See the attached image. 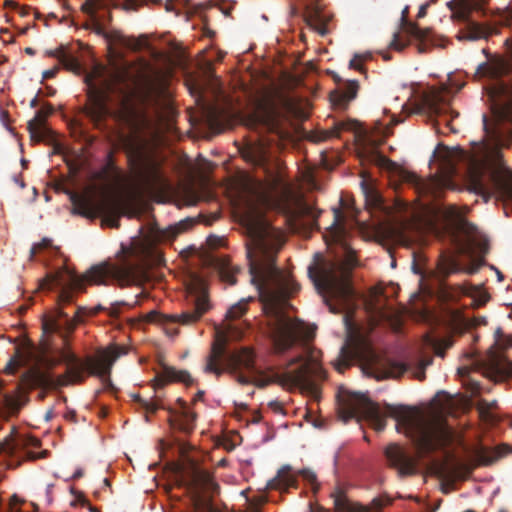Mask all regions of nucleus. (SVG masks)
<instances>
[{
  "label": "nucleus",
  "instance_id": "7ed1b4c3",
  "mask_svg": "<svg viewBox=\"0 0 512 512\" xmlns=\"http://www.w3.org/2000/svg\"><path fill=\"white\" fill-rule=\"evenodd\" d=\"M193 225L191 219L182 220L164 229L160 228L154 218L150 216L146 224L140 227L141 239L133 247L132 254L136 260L124 257L118 263L104 262L92 266L83 276L68 274L64 281L59 276L53 278V283L61 287L58 294L59 308L54 315L44 321V329L49 332L65 330L72 332L76 325L82 321L81 307L75 309L72 315L64 310V305L72 303L75 292H84L85 284H106L108 281L117 282L121 286L138 283L144 274V266L152 256L156 245L172 242L178 235L187 231Z\"/></svg>",
  "mask_w": 512,
  "mask_h": 512
},
{
  "label": "nucleus",
  "instance_id": "6e6d98bb",
  "mask_svg": "<svg viewBox=\"0 0 512 512\" xmlns=\"http://www.w3.org/2000/svg\"><path fill=\"white\" fill-rule=\"evenodd\" d=\"M469 385H470V390H471L472 394L477 395V394L480 393V388L481 387H480V384L478 382L471 381L469 383Z\"/></svg>",
  "mask_w": 512,
  "mask_h": 512
},
{
  "label": "nucleus",
  "instance_id": "9d476101",
  "mask_svg": "<svg viewBox=\"0 0 512 512\" xmlns=\"http://www.w3.org/2000/svg\"><path fill=\"white\" fill-rule=\"evenodd\" d=\"M239 367L254 369V351L248 347H242L228 353L225 341L217 340L212 344L203 370L205 373L220 377L224 372L236 373Z\"/></svg>",
  "mask_w": 512,
  "mask_h": 512
},
{
  "label": "nucleus",
  "instance_id": "a19ab883",
  "mask_svg": "<svg viewBox=\"0 0 512 512\" xmlns=\"http://www.w3.org/2000/svg\"><path fill=\"white\" fill-rule=\"evenodd\" d=\"M299 474L305 481H307L310 484L313 492L316 493L319 489V483L317 482L316 474L309 469H303L299 472Z\"/></svg>",
  "mask_w": 512,
  "mask_h": 512
},
{
  "label": "nucleus",
  "instance_id": "052dcab7",
  "mask_svg": "<svg viewBox=\"0 0 512 512\" xmlns=\"http://www.w3.org/2000/svg\"><path fill=\"white\" fill-rule=\"evenodd\" d=\"M83 474H84V473H83V470H82V469H77V470L74 472V474H73V476H72V479H79V478H81V477L83 476Z\"/></svg>",
  "mask_w": 512,
  "mask_h": 512
},
{
  "label": "nucleus",
  "instance_id": "a18cd8bd",
  "mask_svg": "<svg viewBox=\"0 0 512 512\" xmlns=\"http://www.w3.org/2000/svg\"><path fill=\"white\" fill-rule=\"evenodd\" d=\"M51 246V240L48 238L42 239L41 242L34 244L30 250V258L33 259L38 251L46 249Z\"/></svg>",
  "mask_w": 512,
  "mask_h": 512
},
{
  "label": "nucleus",
  "instance_id": "603ef678",
  "mask_svg": "<svg viewBox=\"0 0 512 512\" xmlns=\"http://www.w3.org/2000/svg\"><path fill=\"white\" fill-rule=\"evenodd\" d=\"M19 504V499L17 496H12L9 503V512H19L17 505Z\"/></svg>",
  "mask_w": 512,
  "mask_h": 512
},
{
  "label": "nucleus",
  "instance_id": "f704fd0d",
  "mask_svg": "<svg viewBox=\"0 0 512 512\" xmlns=\"http://www.w3.org/2000/svg\"><path fill=\"white\" fill-rule=\"evenodd\" d=\"M333 211H334V221L331 225V233L334 234V240L339 241L345 231L344 225H343V215L339 208H335Z\"/></svg>",
  "mask_w": 512,
  "mask_h": 512
},
{
  "label": "nucleus",
  "instance_id": "338daca9",
  "mask_svg": "<svg viewBox=\"0 0 512 512\" xmlns=\"http://www.w3.org/2000/svg\"><path fill=\"white\" fill-rule=\"evenodd\" d=\"M487 245H488V244H487V241L485 240V241H483V242L479 243V248H480L482 251H486V249H487Z\"/></svg>",
  "mask_w": 512,
  "mask_h": 512
},
{
  "label": "nucleus",
  "instance_id": "4468645a",
  "mask_svg": "<svg viewBox=\"0 0 512 512\" xmlns=\"http://www.w3.org/2000/svg\"><path fill=\"white\" fill-rule=\"evenodd\" d=\"M106 86V88H100L95 84H88L87 102L83 112L96 126L110 114L107 105L109 85Z\"/></svg>",
  "mask_w": 512,
  "mask_h": 512
},
{
  "label": "nucleus",
  "instance_id": "c03bdc74",
  "mask_svg": "<svg viewBox=\"0 0 512 512\" xmlns=\"http://www.w3.org/2000/svg\"><path fill=\"white\" fill-rule=\"evenodd\" d=\"M371 57V55L369 53L367 54H363V55H360V54H356L351 60H350V63H349V66L353 69H357V70H360L362 68V62L369 59Z\"/></svg>",
  "mask_w": 512,
  "mask_h": 512
},
{
  "label": "nucleus",
  "instance_id": "13d9d810",
  "mask_svg": "<svg viewBox=\"0 0 512 512\" xmlns=\"http://www.w3.org/2000/svg\"><path fill=\"white\" fill-rule=\"evenodd\" d=\"M269 406L275 411V412H281L282 411V405L277 401H271L269 403Z\"/></svg>",
  "mask_w": 512,
  "mask_h": 512
},
{
  "label": "nucleus",
  "instance_id": "3c124183",
  "mask_svg": "<svg viewBox=\"0 0 512 512\" xmlns=\"http://www.w3.org/2000/svg\"><path fill=\"white\" fill-rule=\"evenodd\" d=\"M59 72V67L58 66H55L51 69H48V70H45L43 71L42 73V78L43 79H51V78H54L57 73Z\"/></svg>",
  "mask_w": 512,
  "mask_h": 512
},
{
  "label": "nucleus",
  "instance_id": "a211bd4d",
  "mask_svg": "<svg viewBox=\"0 0 512 512\" xmlns=\"http://www.w3.org/2000/svg\"><path fill=\"white\" fill-rule=\"evenodd\" d=\"M54 108L50 104H45L38 110L35 116L28 121L27 129L30 134V139L33 142H42L52 139V131L45 126V119L51 115Z\"/></svg>",
  "mask_w": 512,
  "mask_h": 512
},
{
  "label": "nucleus",
  "instance_id": "58836bf2",
  "mask_svg": "<svg viewBox=\"0 0 512 512\" xmlns=\"http://www.w3.org/2000/svg\"><path fill=\"white\" fill-rule=\"evenodd\" d=\"M352 126V123L349 122H336L331 129L326 131V138L339 137L342 131L350 130Z\"/></svg>",
  "mask_w": 512,
  "mask_h": 512
},
{
  "label": "nucleus",
  "instance_id": "4c0bfd02",
  "mask_svg": "<svg viewBox=\"0 0 512 512\" xmlns=\"http://www.w3.org/2000/svg\"><path fill=\"white\" fill-rule=\"evenodd\" d=\"M112 81L115 83V84H124L126 83L129 78H130V75H129V70L127 67L125 66H118L115 68V70L113 71V74H112Z\"/></svg>",
  "mask_w": 512,
  "mask_h": 512
},
{
  "label": "nucleus",
  "instance_id": "20e7f679",
  "mask_svg": "<svg viewBox=\"0 0 512 512\" xmlns=\"http://www.w3.org/2000/svg\"><path fill=\"white\" fill-rule=\"evenodd\" d=\"M339 415L344 422L352 418L364 419L378 432L385 429L387 417L395 419L397 431L412 440L419 457L447 446L452 439V431L444 420L425 419L419 410L405 405L386 404L382 409L361 393L344 395L340 400Z\"/></svg>",
  "mask_w": 512,
  "mask_h": 512
},
{
  "label": "nucleus",
  "instance_id": "f03ea898",
  "mask_svg": "<svg viewBox=\"0 0 512 512\" xmlns=\"http://www.w3.org/2000/svg\"><path fill=\"white\" fill-rule=\"evenodd\" d=\"M478 79L495 81L489 88L491 117L483 115L484 138L474 143L469 155L471 183L482 195L498 194L512 202V171L501 164L502 149L512 141V58L493 57L478 65Z\"/></svg>",
  "mask_w": 512,
  "mask_h": 512
},
{
  "label": "nucleus",
  "instance_id": "2f4dec72",
  "mask_svg": "<svg viewBox=\"0 0 512 512\" xmlns=\"http://www.w3.org/2000/svg\"><path fill=\"white\" fill-rule=\"evenodd\" d=\"M356 356L355 351L350 349L346 344L340 349L339 359L335 364V368L340 373H343L348 368Z\"/></svg>",
  "mask_w": 512,
  "mask_h": 512
},
{
  "label": "nucleus",
  "instance_id": "b1692460",
  "mask_svg": "<svg viewBox=\"0 0 512 512\" xmlns=\"http://www.w3.org/2000/svg\"><path fill=\"white\" fill-rule=\"evenodd\" d=\"M330 497L333 499L335 512H367L368 508L364 505L350 501L341 487H336Z\"/></svg>",
  "mask_w": 512,
  "mask_h": 512
},
{
  "label": "nucleus",
  "instance_id": "39448f33",
  "mask_svg": "<svg viewBox=\"0 0 512 512\" xmlns=\"http://www.w3.org/2000/svg\"><path fill=\"white\" fill-rule=\"evenodd\" d=\"M125 353L124 348L118 346L100 349L95 355H88L85 358H80L69 350L62 351L61 361L66 365V372L58 376L50 372H40L35 377L36 383L44 388L55 389L73 384H82L87 376H96L105 385L111 386L112 366Z\"/></svg>",
  "mask_w": 512,
  "mask_h": 512
},
{
  "label": "nucleus",
  "instance_id": "49530a36",
  "mask_svg": "<svg viewBox=\"0 0 512 512\" xmlns=\"http://www.w3.org/2000/svg\"><path fill=\"white\" fill-rule=\"evenodd\" d=\"M494 336L496 339V344H499L501 347L505 348V347L512 346V339L510 337L505 338L504 341L501 342V338L504 337V334H503L501 328L496 329Z\"/></svg>",
  "mask_w": 512,
  "mask_h": 512
},
{
  "label": "nucleus",
  "instance_id": "72a5a7b5",
  "mask_svg": "<svg viewBox=\"0 0 512 512\" xmlns=\"http://www.w3.org/2000/svg\"><path fill=\"white\" fill-rule=\"evenodd\" d=\"M252 300V297L241 299L238 303L230 307L227 311L226 317L230 320L239 319L247 311V304Z\"/></svg>",
  "mask_w": 512,
  "mask_h": 512
},
{
  "label": "nucleus",
  "instance_id": "6ab92c4d",
  "mask_svg": "<svg viewBox=\"0 0 512 512\" xmlns=\"http://www.w3.org/2000/svg\"><path fill=\"white\" fill-rule=\"evenodd\" d=\"M427 110L431 116L437 117V120L435 121V126L438 127L440 124L444 123L447 128L451 132H457V130L452 126V118L447 119L445 117V114L447 113L449 107L448 104L445 102L443 96L438 93H432L429 95L425 100ZM438 132H440L439 128H436ZM441 133H443L441 131Z\"/></svg>",
  "mask_w": 512,
  "mask_h": 512
},
{
  "label": "nucleus",
  "instance_id": "e433bc0d",
  "mask_svg": "<svg viewBox=\"0 0 512 512\" xmlns=\"http://www.w3.org/2000/svg\"><path fill=\"white\" fill-rule=\"evenodd\" d=\"M497 405V402L496 401H492V402H488L487 400L485 399H481L479 400L478 404H477V409L480 413V416L482 418H484L485 420H493V416H492V409L495 408Z\"/></svg>",
  "mask_w": 512,
  "mask_h": 512
},
{
  "label": "nucleus",
  "instance_id": "f257e3e1",
  "mask_svg": "<svg viewBox=\"0 0 512 512\" xmlns=\"http://www.w3.org/2000/svg\"><path fill=\"white\" fill-rule=\"evenodd\" d=\"M248 241L247 259L251 283L256 286L266 314L268 335L276 354L314 337V329L283 310L287 299L299 290L294 279L276 265L284 240L259 213L248 211L242 218Z\"/></svg>",
  "mask_w": 512,
  "mask_h": 512
},
{
  "label": "nucleus",
  "instance_id": "ea45409f",
  "mask_svg": "<svg viewBox=\"0 0 512 512\" xmlns=\"http://www.w3.org/2000/svg\"><path fill=\"white\" fill-rule=\"evenodd\" d=\"M497 459V456L485 449H480L476 453V460L479 465H490Z\"/></svg>",
  "mask_w": 512,
  "mask_h": 512
},
{
  "label": "nucleus",
  "instance_id": "9b49d317",
  "mask_svg": "<svg viewBox=\"0 0 512 512\" xmlns=\"http://www.w3.org/2000/svg\"><path fill=\"white\" fill-rule=\"evenodd\" d=\"M210 307L205 281L194 276L187 285V308L181 313L165 315V321L191 325L199 321Z\"/></svg>",
  "mask_w": 512,
  "mask_h": 512
},
{
  "label": "nucleus",
  "instance_id": "cd10ccee",
  "mask_svg": "<svg viewBox=\"0 0 512 512\" xmlns=\"http://www.w3.org/2000/svg\"><path fill=\"white\" fill-rule=\"evenodd\" d=\"M114 117L124 125L133 126L136 120L135 107L128 99H123L120 107L115 111Z\"/></svg>",
  "mask_w": 512,
  "mask_h": 512
},
{
  "label": "nucleus",
  "instance_id": "bf43d9fd",
  "mask_svg": "<svg viewBox=\"0 0 512 512\" xmlns=\"http://www.w3.org/2000/svg\"><path fill=\"white\" fill-rule=\"evenodd\" d=\"M173 2L174 0H165L164 7L167 12H172L175 10Z\"/></svg>",
  "mask_w": 512,
  "mask_h": 512
},
{
  "label": "nucleus",
  "instance_id": "412c9836",
  "mask_svg": "<svg viewBox=\"0 0 512 512\" xmlns=\"http://www.w3.org/2000/svg\"><path fill=\"white\" fill-rule=\"evenodd\" d=\"M443 214L446 220L452 222L454 230L456 232L463 234L467 238V241L470 245L475 244V237L477 231L476 226L468 222L463 217H461L456 207H446L443 211Z\"/></svg>",
  "mask_w": 512,
  "mask_h": 512
},
{
  "label": "nucleus",
  "instance_id": "e2e57ef3",
  "mask_svg": "<svg viewBox=\"0 0 512 512\" xmlns=\"http://www.w3.org/2000/svg\"><path fill=\"white\" fill-rule=\"evenodd\" d=\"M203 396H204V391H201V390H200V391H198V392L196 393V395H195V397H194V399H193V400H194V401H199V400H201V399L203 398Z\"/></svg>",
  "mask_w": 512,
  "mask_h": 512
},
{
  "label": "nucleus",
  "instance_id": "37998d69",
  "mask_svg": "<svg viewBox=\"0 0 512 512\" xmlns=\"http://www.w3.org/2000/svg\"><path fill=\"white\" fill-rule=\"evenodd\" d=\"M241 369L247 370L245 367H239L236 373H230L235 377L236 381L241 385L253 384V377L244 375L240 372Z\"/></svg>",
  "mask_w": 512,
  "mask_h": 512
},
{
  "label": "nucleus",
  "instance_id": "864d4df0",
  "mask_svg": "<svg viewBox=\"0 0 512 512\" xmlns=\"http://www.w3.org/2000/svg\"><path fill=\"white\" fill-rule=\"evenodd\" d=\"M8 4H12L14 7H16L19 10V14L21 16H27L30 13L31 8L28 6L25 7H19L17 3L15 2H8Z\"/></svg>",
  "mask_w": 512,
  "mask_h": 512
},
{
  "label": "nucleus",
  "instance_id": "423d86ee",
  "mask_svg": "<svg viewBox=\"0 0 512 512\" xmlns=\"http://www.w3.org/2000/svg\"><path fill=\"white\" fill-rule=\"evenodd\" d=\"M353 266L352 259H349L347 263L336 262L327 260L319 253L315 254L313 262L308 266L309 279L333 313H337L339 310L331 303V300L347 303L354 296L351 283Z\"/></svg>",
  "mask_w": 512,
  "mask_h": 512
},
{
  "label": "nucleus",
  "instance_id": "6e6552de",
  "mask_svg": "<svg viewBox=\"0 0 512 512\" xmlns=\"http://www.w3.org/2000/svg\"><path fill=\"white\" fill-rule=\"evenodd\" d=\"M178 483L188 493L194 512H214L213 497L219 491V485L212 474L190 461L183 466L178 475Z\"/></svg>",
  "mask_w": 512,
  "mask_h": 512
},
{
  "label": "nucleus",
  "instance_id": "bb28decb",
  "mask_svg": "<svg viewBox=\"0 0 512 512\" xmlns=\"http://www.w3.org/2000/svg\"><path fill=\"white\" fill-rule=\"evenodd\" d=\"M442 477L451 484L456 481L465 480L471 474V469L461 463H454L442 469Z\"/></svg>",
  "mask_w": 512,
  "mask_h": 512
},
{
  "label": "nucleus",
  "instance_id": "dca6fc26",
  "mask_svg": "<svg viewBox=\"0 0 512 512\" xmlns=\"http://www.w3.org/2000/svg\"><path fill=\"white\" fill-rule=\"evenodd\" d=\"M385 456L391 468L402 477L416 473V461L398 444H390L385 449Z\"/></svg>",
  "mask_w": 512,
  "mask_h": 512
},
{
  "label": "nucleus",
  "instance_id": "f8f14e48",
  "mask_svg": "<svg viewBox=\"0 0 512 512\" xmlns=\"http://www.w3.org/2000/svg\"><path fill=\"white\" fill-rule=\"evenodd\" d=\"M134 400L147 413H156L159 409H166L159 399L145 400L140 395H134ZM176 405L177 407L167 408L170 413L169 423L173 428L189 434L195 428L196 414L188 408L182 398L176 400Z\"/></svg>",
  "mask_w": 512,
  "mask_h": 512
},
{
  "label": "nucleus",
  "instance_id": "c756f323",
  "mask_svg": "<svg viewBox=\"0 0 512 512\" xmlns=\"http://www.w3.org/2000/svg\"><path fill=\"white\" fill-rule=\"evenodd\" d=\"M47 54L50 57L57 58L60 64L69 71L79 72L81 70V65L78 59L66 53V51L62 48L49 51Z\"/></svg>",
  "mask_w": 512,
  "mask_h": 512
},
{
  "label": "nucleus",
  "instance_id": "8fccbe9b",
  "mask_svg": "<svg viewBox=\"0 0 512 512\" xmlns=\"http://www.w3.org/2000/svg\"><path fill=\"white\" fill-rule=\"evenodd\" d=\"M270 185H271V189H273V190L280 188V187H283L285 189L287 188L286 184H284L282 178L279 175H276L273 177Z\"/></svg>",
  "mask_w": 512,
  "mask_h": 512
},
{
  "label": "nucleus",
  "instance_id": "0e129e2a",
  "mask_svg": "<svg viewBox=\"0 0 512 512\" xmlns=\"http://www.w3.org/2000/svg\"><path fill=\"white\" fill-rule=\"evenodd\" d=\"M37 106H38V98H37V96H35V97L31 100V102H30V107H32V108H36Z\"/></svg>",
  "mask_w": 512,
  "mask_h": 512
},
{
  "label": "nucleus",
  "instance_id": "de8ad7c7",
  "mask_svg": "<svg viewBox=\"0 0 512 512\" xmlns=\"http://www.w3.org/2000/svg\"><path fill=\"white\" fill-rule=\"evenodd\" d=\"M128 305L125 302H115L108 308V314L111 317H118L121 313V307Z\"/></svg>",
  "mask_w": 512,
  "mask_h": 512
},
{
  "label": "nucleus",
  "instance_id": "1a4fd4ad",
  "mask_svg": "<svg viewBox=\"0 0 512 512\" xmlns=\"http://www.w3.org/2000/svg\"><path fill=\"white\" fill-rule=\"evenodd\" d=\"M70 200L73 213L92 220L101 217L102 224L111 228L120 227L122 207L116 199L107 195L96 199L91 195L72 193Z\"/></svg>",
  "mask_w": 512,
  "mask_h": 512
},
{
  "label": "nucleus",
  "instance_id": "680f3d73",
  "mask_svg": "<svg viewBox=\"0 0 512 512\" xmlns=\"http://www.w3.org/2000/svg\"><path fill=\"white\" fill-rule=\"evenodd\" d=\"M426 8H427V4L425 5H422L419 9V12H418V17H423L426 15Z\"/></svg>",
  "mask_w": 512,
  "mask_h": 512
},
{
  "label": "nucleus",
  "instance_id": "79ce46f5",
  "mask_svg": "<svg viewBox=\"0 0 512 512\" xmlns=\"http://www.w3.org/2000/svg\"><path fill=\"white\" fill-rule=\"evenodd\" d=\"M390 503L391 500L389 498L378 497L374 498L366 507L368 508V512H381L382 508Z\"/></svg>",
  "mask_w": 512,
  "mask_h": 512
},
{
  "label": "nucleus",
  "instance_id": "aec40b11",
  "mask_svg": "<svg viewBox=\"0 0 512 512\" xmlns=\"http://www.w3.org/2000/svg\"><path fill=\"white\" fill-rule=\"evenodd\" d=\"M171 382H180L190 386L194 383V379L186 370H177L172 366L162 365L161 371L157 373L154 379V389L162 388Z\"/></svg>",
  "mask_w": 512,
  "mask_h": 512
},
{
  "label": "nucleus",
  "instance_id": "ddd939ff",
  "mask_svg": "<svg viewBox=\"0 0 512 512\" xmlns=\"http://www.w3.org/2000/svg\"><path fill=\"white\" fill-rule=\"evenodd\" d=\"M473 11L484 13L483 7L477 1L463 0L459 9L453 14L454 19L465 24V27L457 35L459 40L474 41L486 37L484 27L472 20Z\"/></svg>",
  "mask_w": 512,
  "mask_h": 512
},
{
  "label": "nucleus",
  "instance_id": "c85d7f7f",
  "mask_svg": "<svg viewBox=\"0 0 512 512\" xmlns=\"http://www.w3.org/2000/svg\"><path fill=\"white\" fill-rule=\"evenodd\" d=\"M404 21L403 30L409 37L423 44L431 42L432 31L429 28H421L415 23Z\"/></svg>",
  "mask_w": 512,
  "mask_h": 512
},
{
  "label": "nucleus",
  "instance_id": "4d7b16f0",
  "mask_svg": "<svg viewBox=\"0 0 512 512\" xmlns=\"http://www.w3.org/2000/svg\"><path fill=\"white\" fill-rule=\"evenodd\" d=\"M136 5H143L152 3L155 5H160L162 3V0H134Z\"/></svg>",
  "mask_w": 512,
  "mask_h": 512
},
{
  "label": "nucleus",
  "instance_id": "f3484780",
  "mask_svg": "<svg viewBox=\"0 0 512 512\" xmlns=\"http://www.w3.org/2000/svg\"><path fill=\"white\" fill-rule=\"evenodd\" d=\"M82 10L90 17L92 31L108 39L104 24L111 20V13L103 2L101 0H86L82 5Z\"/></svg>",
  "mask_w": 512,
  "mask_h": 512
},
{
  "label": "nucleus",
  "instance_id": "5701e85b",
  "mask_svg": "<svg viewBox=\"0 0 512 512\" xmlns=\"http://www.w3.org/2000/svg\"><path fill=\"white\" fill-rule=\"evenodd\" d=\"M408 370V365L396 360L387 359L379 363L374 369V377L377 380L387 378H399Z\"/></svg>",
  "mask_w": 512,
  "mask_h": 512
},
{
  "label": "nucleus",
  "instance_id": "473e14b6",
  "mask_svg": "<svg viewBox=\"0 0 512 512\" xmlns=\"http://www.w3.org/2000/svg\"><path fill=\"white\" fill-rule=\"evenodd\" d=\"M306 22L319 34L325 35L327 33L326 25L321 21L320 11L318 9H314L307 15Z\"/></svg>",
  "mask_w": 512,
  "mask_h": 512
},
{
  "label": "nucleus",
  "instance_id": "2eb2a0df",
  "mask_svg": "<svg viewBox=\"0 0 512 512\" xmlns=\"http://www.w3.org/2000/svg\"><path fill=\"white\" fill-rule=\"evenodd\" d=\"M139 178L144 188L149 192H158L168 187L161 163L155 159H145L139 168Z\"/></svg>",
  "mask_w": 512,
  "mask_h": 512
},
{
  "label": "nucleus",
  "instance_id": "7c9ffc66",
  "mask_svg": "<svg viewBox=\"0 0 512 512\" xmlns=\"http://www.w3.org/2000/svg\"><path fill=\"white\" fill-rule=\"evenodd\" d=\"M437 268L443 279L447 278L453 273L461 271V266L458 260L452 255H441Z\"/></svg>",
  "mask_w": 512,
  "mask_h": 512
},
{
  "label": "nucleus",
  "instance_id": "5fc2aeb1",
  "mask_svg": "<svg viewBox=\"0 0 512 512\" xmlns=\"http://www.w3.org/2000/svg\"><path fill=\"white\" fill-rule=\"evenodd\" d=\"M367 305L369 306L368 308L371 310L372 313L377 314L381 317L384 316V312L381 310V308L378 306V304L368 303Z\"/></svg>",
  "mask_w": 512,
  "mask_h": 512
},
{
  "label": "nucleus",
  "instance_id": "4be33fe9",
  "mask_svg": "<svg viewBox=\"0 0 512 512\" xmlns=\"http://www.w3.org/2000/svg\"><path fill=\"white\" fill-rule=\"evenodd\" d=\"M359 89L356 80L347 81L343 86L331 93L330 99L334 106L339 109H346L349 102L356 98Z\"/></svg>",
  "mask_w": 512,
  "mask_h": 512
},
{
  "label": "nucleus",
  "instance_id": "393cba45",
  "mask_svg": "<svg viewBox=\"0 0 512 512\" xmlns=\"http://www.w3.org/2000/svg\"><path fill=\"white\" fill-rule=\"evenodd\" d=\"M297 486V479L291 473L290 466L282 467L277 475L268 481L267 487L271 490L288 491L291 487Z\"/></svg>",
  "mask_w": 512,
  "mask_h": 512
},
{
  "label": "nucleus",
  "instance_id": "69168bd1",
  "mask_svg": "<svg viewBox=\"0 0 512 512\" xmlns=\"http://www.w3.org/2000/svg\"><path fill=\"white\" fill-rule=\"evenodd\" d=\"M156 317H157V313L156 312H150L148 314V320L149 321H155L156 320Z\"/></svg>",
  "mask_w": 512,
  "mask_h": 512
},
{
  "label": "nucleus",
  "instance_id": "09e8293b",
  "mask_svg": "<svg viewBox=\"0 0 512 512\" xmlns=\"http://www.w3.org/2000/svg\"><path fill=\"white\" fill-rule=\"evenodd\" d=\"M406 45L407 44L402 43L400 41L398 33H394L393 40L391 41L390 46L393 47L395 50L401 51L404 49Z\"/></svg>",
  "mask_w": 512,
  "mask_h": 512
},
{
  "label": "nucleus",
  "instance_id": "0eeeda50",
  "mask_svg": "<svg viewBox=\"0 0 512 512\" xmlns=\"http://www.w3.org/2000/svg\"><path fill=\"white\" fill-rule=\"evenodd\" d=\"M248 371L254 374L253 384L258 388L277 384L287 390L299 388L315 400L319 398L320 389L314 377L322 375V368L317 363L302 356L293 358L282 371L273 372L270 375H264L255 365L254 369Z\"/></svg>",
  "mask_w": 512,
  "mask_h": 512
},
{
  "label": "nucleus",
  "instance_id": "774afa93",
  "mask_svg": "<svg viewBox=\"0 0 512 512\" xmlns=\"http://www.w3.org/2000/svg\"><path fill=\"white\" fill-rule=\"evenodd\" d=\"M114 167H113V163L112 161H109V163L106 165L105 167V173H108L110 170H112Z\"/></svg>",
  "mask_w": 512,
  "mask_h": 512
},
{
  "label": "nucleus",
  "instance_id": "a878e982",
  "mask_svg": "<svg viewBox=\"0 0 512 512\" xmlns=\"http://www.w3.org/2000/svg\"><path fill=\"white\" fill-rule=\"evenodd\" d=\"M358 156L362 163L374 164L380 167H386L390 160L381 154L375 146H364L359 150Z\"/></svg>",
  "mask_w": 512,
  "mask_h": 512
},
{
  "label": "nucleus",
  "instance_id": "c9c22d12",
  "mask_svg": "<svg viewBox=\"0 0 512 512\" xmlns=\"http://www.w3.org/2000/svg\"><path fill=\"white\" fill-rule=\"evenodd\" d=\"M4 406L10 414H17L22 407L21 398L18 395L6 394L3 399Z\"/></svg>",
  "mask_w": 512,
  "mask_h": 512
}]
</instances>
